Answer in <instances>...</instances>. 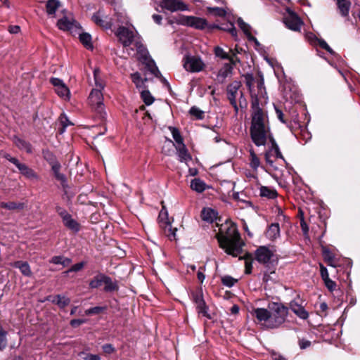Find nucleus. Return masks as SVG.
<instances>
[{
	"label": "nucleus",
	"mask_w": 360,
	"mask_h": 360,
	"mask_svg": "<svg viewBox=\"0 0 360 360\" xmlns=\"http://www.w3.org/2000/svg\"><path fill=\"white\" fill-rule=\"evenodd\" d=\"M252 122L250 129L252 141L257 146H265L269 141L265 158H283L280 148L272 136L266 115L259 107L257 98L252 102Z\"/></svg>",
	"instance_id": "obj_1"
},
{
	"label": "nucleus",
	"mask_w": 360,
	"mask_h": 360,
	"mask_svg": "<svg viewBox=\"0 0 360 360\" xmlns=\"http://www.w3.org/2000/svg\"><path fill=\"white\" fill-rule=\"evenodd\" d=\"M289 308L281 302H271L267 309H254L252 314L257 321L266 328L274 329L281 327L286 321Z\"/></svg>",
	"instance_id": "obj_2"
},
{
	"label": "nucleus",
	"mask_w": 360,
	"mask_h": 360,
	"mask_svg": "<svg viewBox=\"0 0 360 360\" xmlns=\"http://www.w3.org/2000/svg\"><path fill=\"white\" fill-rule=\"evenodd\" d=\"M217 238L220 247L227 254L237 257L240 253V235L234 223L226 221L221 224L217 234Z\"/></svg>",
	"instance_id": "obj_3"
},
{
	"label": "nucleus",
	"mask_w": 360,
	"mask_h": 360,
	"mask_svg": "<svg viewBox=\"0 0 360 360\" xmlns=\"http://www.w3.org/2000/svg\"><path fill=\"white\" fill-rule=\"evenodd\" d=\"M95 86L91 90L89 96V103L101 117L104 118L106 113L103 104V95L102 90L104 89L105 84L99 77V71H94Z\"/></svg>",
	"instance_id": "obj_4"
},
{
	"label": "nucleus",
	"mask_w": 360,
	"mask_h": 360,
	"mask_svg": "<svg viewBox=\"0 0 360 360\" xmlns=\"http://www.w3.org/2000/svg\"><path fill=\"white\" fill-rule=\"evenodd\" d=\"M241 87V83L238 81H233L227 86V96L228 98L234 108L236 112H238V108L236 103V97L240 94V97L239 99L240 105L243 107L244 104L245 105V99L243 98V92L240 91Z\"/></svg>",
	"instance_id": "obj_5"
},
{
	"label": "nucleus",
	"mask_w": 360,
	"mask_h": 360,
	"mask_svg": "<svg viewBox=\"0 0 360 360\" xmlns=\"http://www.w3.org/2000/svg\"><path fill=\"white\" fill-rule=\"evenodd\" d=\"M178 25L191 27L198 30L204 29L207 25L205 19L195 16L179 15L174 18Z\"/></svg>",
	"instance_id": "obj_6"
},
{
	"label": "nucleus",
	"mask_w": 360,
	"mask_h": 360,
	"mask_svg": "<svg viewBox=\"0 0 360 360\" xmlns=\"http://www.w3.org/2000/svg\"><path fill=\"white\" fill-rule=\"evenodd\" d=\"M56 212L62 218L64 226L74 233H77L80 229L79 224L63 207H56Z\"/></svg>",
	"instance_id": "obj_7"
},
{
	"label": "nucleus",
	"mask_w": 360,
	"mask_h": 360,
	"mask_svg": "<svg viewBox=\"0 0 360 360\" xmlns=\"http://www.w3.org/2000/svg\"><path fill=\"white\" fill-rule=\"evenodd\" d=\"M184 67L187 71L198 72L203 70L205 64L198 56H187L184 58Z\"/></svg>",
	"instance_id": "obj_8"
},
{
	"label": "nucleus",
	"mask_w": 360,
	"mask_h": 360,
	"mask_svg": "<svg viewBox=\"0 0 360 360\" xmlns=\"http://www.w3.org/2000/svg\"><path fill=\"white\" fill-rule=\"evenodd\" d=\"M160 6L162 9L172 13L189 10L188 6L182 0H161Z\"/></svg>",
	"instance_id": "obj_9"
},
{
	"label": "nucleus",
	"mask_w": 360,
	"mask_h": 360,
	"mask_svg": "<svg viewBox=\"0 0 360 360\" xmlns=\"http://www.w3.org/2000/svg\"><path fill=\"white\" fill-rule=\"evenodd\" d=\"M304 301L299 296L290 301L289 306L292 311L300 319L306 320L309 317L308 311L304 309Z\"/></svg>",
	"instance_id": "obj_10"
},
{
	"label": "nucleus",
	"mask_w": 360,
	"mask_h": 360,
	"mask_svg": "<svg viewBox=\"0 0 360 360\" xmlns=\"http://www.w3.org/2000/svg\"><path fill=\"white\" fill-rule=\"evenodd\" d=\"M50 82L54 86L56 93L65 100L70 98V91L63 80L58 78L52 77Z\"/></svg>",
	"instance_id": "obj_11"
},
{
	"label": "nucleus",
	"mask_w": 360,
	"mask_h": 360,
	"mask_svg": "<svg viewBox=\"0 0 360 360\" xmlns=\"http://www.w3.org/2000/svg\"><path fill=\"white\" fill-rule=\"evenodd\" d=\"M169 129L171 131L173 139L176 143V148L179 153L180 158H185L188 155L187 149L183 143V138L179 129L174 127H169Z\"/></svg>",
	"instance_id": "obj_12"
},
{
	"label": "nucleus",
	"mask_w": 360,
	"mask_h": 360,
	"mask_svg": "<svg viewBox=\"0 0 360 360\" xmlns=\"http://www.w3.org/2000/svg\"><path fill=\"white\" fill-rule=\"evenodd\" d=\"M116 34L124 46H128L131 44L134 37V34L132 30L125 27H120Z\"/></svg>",
	"instance_id": "obj_13"
},
{
	"label": "nucleus",
	"mask_w": 360,
	"mask_h": 360,
	"mask_svg": "<svg viewBox=\"0 0 360 360\" xmlns=\"http://www.w3.org/2000/svg\"><path fill=\"white\" fill-rule=\"evenodd\" d=\"M284 22L288 28L293 31H300L302 25L301 19L292 12L285 18Z\"/></svg>",
	"instance_id": "obj_14"
},
{
	"label": "nucleus",
	"mask_w": 360,
	"mask_h": 360,
	"mask_svg": "<svg viewBox=\"0 0 360 360\" xmlns=\"http://www.w3.org/2000/svg\"><path fill=\"white\" fill-rule=\"evenodd\" d=\"M58 28L63 31H70L77 27L76 21L72 16H64L58 20L57 22Z\"/></svg>",
	"instance_id": "obj_15"
},
{
	"label": "nucleus",
	"mask_w": 360,
	"mask_h": 360,
	"mask_svg": "<svg viewBox=\"0 0 360 360\" xmlns=\"http://www.w3.org/2000/svg\"><path fill=\"white\" fill-rule=\"evenodd\" d=\"M272 256V252L265 246L259 247L255 252L256 259L262 264L269 263Z\"/></svg>",
	"instance_id": "obj_16"
},
{
	"label": "nucleus",
	"mask_w": 360,
	"mask_h": 360,
	"mask_svg": "<svg viewBox=\"0 0 360 360\" xmlns=\"http://www.w3.org/2000/svg\"><path fill=\"white\" fill-rule=\"evenodd\" d=\"M142 63L146 65V69L155 77H160L161 74L159 71L158 67L155 65V61L147 54H144L142 56L140 59Z\"/></svg>",
	"instance_id": "obj_17"
},
{
	"label": "nucleus",
	"mask_w": 360,
	"mask_h": 360,
	"mask_svg": "<svg viewBox=\"0 0 360 360\" xmlns=\"http://www.w3.org/2000/svg\"><path fill=\"white\" fill-rule=\"evenodd\" d=\"M20 171V172L29 179H37L36 173L25 165L19 162L18 159H9Z\"/></svg>",
	"instance_id": "obj_18"
},
{
	"label": "nucleus",
	"mask_w": 360,
	"mask_h": 360,
	"mask_svg": "<svg viewBox=\"0 0 360 360\" xmlns=\"http://www.w3.org/2000/svg\"><path fill=\"white\" fill-rule=\"evenodd\" d=\"M92 19L96 25L105 29H109L112 26L110 19H109L108 16L103 15L101 11L95 13L92 16Z\"/></svg>",
	"instance_id": "obj_19"
},
{
	"label": "nucleus",
	"mask_w": 360,
	"mask_h": 360,
	"mask_svg": "<svg viewBox=\"0 0 360 360\" xmlns=\"http://www.w3.org/2000/svg\"><path fill=\"white\" fill-rule=\"evenodd\" d=\"M50 165H51L52 170L56 179L60 182V184L63 188L67 187L66 178L64 174L60 173V165L56 161L50 162Z\"/></svg>",
	"instance_id": "obj_20"
},
{
	"label": "nucleus",
	"mask_w": 360,
	"mask_h": 360,
	"mask_svg": "<svg viewBox=\"0 0 360 360\" xmlns=\"http://www.w3.org/2000/svg\"><path fill=\"white\" fill-rule=\"evenodd\" d=\"M233 66L230 63H225L224 66L219 70L217 75V79L219 82L223 83L226 78L231 75Z\"/></svg>",
	"instance_id": "obj_21"
},
{
	"label": "nucleus",
	"mask_w": 360,
	"mask_h": 360,
	"mask_svg": "<svg viewBox=\"0 0 360 360\" xmlns=\"http://www.w3.org/2000/svg\"><path fill=\"white\" fill-rule=\"evenodd\" d=\"M195 302L196 303V309H197L198 313L199 314H201L203 316L210 318V316L207 314V307L205 302L203 300L202 297L201 296L197 295L195 297Z\"/></svg>",
	"instance_id": "obj_22"
},
{
	"label": "nucleus",
	"mask_w": 360,
	"mask_h": 360,
	"mask_svg": "<svg viewBox=\"0 0 360 360\" xmlns=\"http://www.w3.org/2000/svg\"><path fill=\"white\" fill-rule=\"evenodd\" d=\"M12 265L13 267L19 269L20 272L24 276L28 277L32 276V271L30 266L27 262L17 261L15 262Z\"/></svg>",
	"instance_id": "obj_23"
},
{
	"label": "nucleus",
	"mask_w": 360,
	"mask_h": 360,
	"mask_svg": "<svg viewBox=\"0 0 360 360\" xmlns=\"http://www.w3.org/2000/svg\"><path fill=\"white\" fill-rule=\"evenodd\" d=\"M61 4L58 0H49L46 4V11L49 15L54 16L56 11L60 7Z\"/></svg>",
	"instance_id": "obj_24"
},
{
	"label": "nucleus",
	"mask_w": 360,
	"mask_h": 360,
	"mask_svg": "<svg viewBox=\"0 0 360 360\" xmlns=\"http://www.w3.org/2000/svg\"><path fill=\"white\" fill-rule=\"evenodd\" d=\"M207 187L205 181L199 178H195L191 181V188L197 193H202L207 189Z\"/></svg>",
	"instance_id": "obj_25"
},
{
	"label": "nucleus",
	"mask_w": 360,
	"mask_h": 360,
	"mask_svg": "<svg viewBox=\"0 0 360 360\" xmlns=\"http://www.w3.org/2000/svg\"><path fill=\"white\" fill-rule=\"evenodd\" d=\"M266 235L270 240L277 238L280 235L279 224L278 223L271 224L266 231Z\"/></svg>",
	"instance_id": "obj_26"
},
{
	"label": "nucleus",
	"mask_w": 360,
	"mask_h": 360,
	"mask_svg": "<svg viewBox=\"0 0 360 360\" xmlns=\"http://www.w3.org/2000/svg\"><path fill=\"white\" fill-rule=\"evenodd\" d=\"M201 217L202 220L212 222L217 217V212L211 208H204L202 210Z\"/></svg>",
	"instance_id": "obj_27"
},
{
	"label": "nucleus",
	"mask_w": 360,
	"mask_h": 360,
	"mask_svg": "<svg viewBox=\"0 0 360 360\" xmlns=\"http://www.w3.org/2000/svg\"><path fill=\"white\" fill-rule=\"evenodd\" d=\"M260 195L262 197H265L268 199H274L277 197L278 193L277 191L272 188L268 186H261L260 187Z\"/></svg>",
	"instance_id": "obj_28"
},
{
	"label": "nucleus",
	"mask_w": 360,
	"mask_h": 360,
	"mask_svg": "<svg viewBox=\"0 0 360 360\" xmlns=\"http://www.w3.org/2000/svg\"><path fill=\"white\" fill-rule=\"evenodd\" d=\"M337 5L342 16H347L349 14L351 3L349 0H336Z\"/></svg>",
	"instance_id": "obj_29"
},
{
	"label": "nucleus",
	"mask_w": 360,
	"mask_h": 360,
	"mask_svg": "<svg viewBox=\"0 0 360 360\" xmlns=\"http://www.w3.org/2000/svg\"><path fill=\"white\" fill-rule=\"evenodd\" d=\"M105 278V275L103 274H96L90 281H89V287L91 288H98L102 285H103V282Z\"/></svg>",
	"instance_id": "obj_30"
},
{
	"label": "nucleus",
	"mask_w": 360,
	"mask_h": 360,
	"mask_svg": "<svg viewBox=\"0 0 360 360\" xmlns=\"http://www.w3.org/2000/svg\"><path fill=\"white\" fill-rule=\"evenodd\" d=\"M25 207V204L22 202H2L0 203V207L6 209L8 210H22Z\"/></svg>",
	"instance_id": "obj_31"
},
{
	"label": "nucleus",
	"mask_w": 360,
	"mask_h": 360,
	"mask_svg": "<svg viewBox=\"0 0 360 360\" xmlns=\"http://www.w3.org/2000/svg\"><path fill=\"white\" fill-rule=\"evenodd\" d=\"M323 256L324 259L328 262V264L332 266H336V261L333 252L328 249L323 248Z\"/></svg>",
	"instance_id": "obj_32"
},
{
	"label": "nucleus",
	"mask_w": 360,
	"mask_h": 360,
	"mask_svg": "<svg viewBox=\"0 0 360 360\" xmlns=\"http://www.w3.org/2000/svg\"><path fill=\"white\" fill-rule=\"evenodd\" d=\"M79 40L86 49H93V45L91 44V36L89 33L84 32L80 34Z\"/></svg>",
	"instance_id": "obj_33"
},
{
	"label": "nucleus",
	"mask_w": 360,
	"mask_h": 360,
	"mask_svg": "<svg viewBox=\"0 0 360 360\" xmlns=\"http://www.w3.org/2000/svg\"><path fill=\"white\" fill-rule=\"evenodd\" d=\"M52 302L57 304L60 308H63L70 304V300L68 297L58 295L54 297Z\"/></svg>",
	"instance_id": "obj_34"
},
{
	"label": "nucleus",
	"mask_w": 360,
	"mask_h": 360,
	"mask_svg": "<svg viewBox=\"0 0 360 360\" xmlns=\"http://www.w3.org/2000/svg\"><path fill=\"white\" fill-rule=\"evenodd\" d=\"M51 262L55 264H61L63 266H67L72 262V260L63 256H55L52 257Z\"/></svg>",
	"instance_id": "obj_35"
},
{
	"label": "nucleus",
	"mask_w": 360,
	"mask_h": 360,
	"mask_svg": "<svg viewBox=\"0 0 360 360\" xmlns=\"http://www.w3.org/2000/svg\"><path fill=\"white\" fill-rule=\"evenodd\" d=\"M103 284L105 285L104 290L106 292H112L114 290H117V285L115 283H114L112 279L105 276V281L103 282Z\"/></svg>",
	"instance_id": "obj_36"
},
{
	"label": "nucleus",
	"mask_w": 360,
	"mask_h": 360,
	"mask_svg": "<svg viewBox=\"0 0 360 360\" xmlns=\"http://www.w3.org/2000/svg\"><path fill=\"white\" fill-rule=\"evenodd\" d=\"M237 23H238V25L240 27V28L243 31V32L248 37H250L251 36L250 26L248 24H247L245 22H244V20L241 18H239L237 20Z\"/></svg>",
	"instance_id": "obj_37"
},
{
	"label": "nucleus",
	"mask_w": 360,
	"mask_h": 360,
	"mask_svg": "<svg viewBox=\"0 0 360 360\" xmlns=\"http://www.w3.org/2000/svg\"><path fill=\"white\" fill-rule=\"evenodd\" d=\"M15 144L20 149L25 150L27 152H30L31 150L30 145L24 140L15 137L14 139Z\"/></svg>",
	"instance_id": "obj_38"
},
{
	"label": "nucleus",
	"mask_w": 360,
	"mask_h": 360,
	"mask_svg": "<svg viewBox=\"0 0 360 360\" xmlns=\"http://www.w3.org/2000/svg\"><path fill=\"white\" fill-rule=\"evenodd\" d=\"M60 123L62 125V127L58 129L60 134H63L65 131V128L69 125H72L73 124L68 120V118L64 115H61L60 117Z\"/></svg>",
	"instance_id": "obj_39"
},
{
	"label": "nucleus",
	"mask_w": 360,
	"mask_h": 360,
	"mask_svg": "<svg viewBox=\"0 0 360 360\" xmlns=\"http://www.w3.org/2000/svg\"><path fill=\"white\" fill-rule=\"evenodd\" d=\"M141 96L143 102L148 105L152 104L154 101V98L148 90L142 91L141 93Z\"/></svg>",
	"instance_id": "obj_40"
},
{
	"label": "nucleus",
	"mask_w": 360,
	"mask_h": 360,
	"mask_svg": "<svg viewBox=\"0 0 360 360\" xmlns=\"http://www.w3.org/2000/svg\"><path fill=\"white\" fill-rule=\"evenodd\" d=\"M189 113L197 120H202L204 117V112L195 106H193L190 109Z\"/></svg>",
	"instance_id": "obj_41"
},
{
	"label": "nucleus",
	"mask_w": 360,
	"mask_h": 360,
	"mask_svg": "<svg viewBox=\"0 0 360 360\" xmlns=\"http://www.w3.org/2000/svg\"><path fill=\"white\" fill-rule=\"evenodd\" d=\"M131 77L137 88H141L143 86L144 82L139 72L131 74Z\"/></svg>",
	"instance_id": "obj_42"
},
{
	"label": "nucleus",
	"mask_w": 360,
	"mask_h": 360,
	"mask_svg": "<svg viewBox=\"0 0 360 360\" xmlns=\"http://www.w3.org/2000/svg\"><path fill=\"white\" fill-rule=\"evenodd\" d=\"M7 332L3 329L0 330V351L4 350L7 346Z\"/></svg>",
	"instance_id": "obj_43"
},
{
	"label": "nucleus",
	"mask_w": 360,
	"mask_h": 360,
	"mask_svg": "<svg viewBox=\"0 0 360 360\" xmlns=\"http://www.w3.org/2000/svg\"><path fill=\"white\" fill-rule=\"evenodd\" d=\"M214 53L216 56L219 57L222 59H229L232 60V59L229 57V54L226 53L224 49L219 46H217L214 49Z\"/></svg>",
	"instance_id": "obj_44"
},
{
	"label": "nucleus",
	"mask_w": 360,
	"mask_h": 360,
	"mask_svg": "<svg viewBox=\"0 0 360 360\" xmlns=\"http://www.w3.org/2000/svg\"><path fill=\"white\" fill-rule=\"evenodd\" d=\"M221 282L223 285L231 288L237 282V280L230 276H224L221 278Z\"/></svg>",
	"instance_id": "obj_45"
},
{
	"label": "nucleus",
	"mask_w": 360,
	"mask_h": 360,
	"mask_svg": "<svg viewBox=\"0 0 360 360\" xmlns=\"http://www.w3.org/2000/svg\"><path fill=\"white\" fill-rule=\"evenodd\" d=\"M207 10L210 12L214 13V15L220 17H224L226 15V11L219 7H209L207 8Z\"/></svg>",
	"instance_id": "obj_46"
},
{
	"label": "nucleus",
	"mask_w": 360,
	"mask_h": 360,
	"mask_svg": "<svg viewBox=\"0 0 360 360\" xmlns=\"http://www.w3.org/2000/svg\"><path fill=\"white\" fill-rule=\"evenodd\" d=\"M105 307H94L90 309H88L85 311V314L87 316L92 315V314H99L102 311L105 310Z\"/></svg>",
	"instance_id": "obj_47"
},
{
	"label": "nucleus",
	"mask_w": 360,
	"mask_h": 360,
	"mask_svg": "<svg viewBox=\"0 0 360 360\" xmlns=\"http://www.w3.org/2000/svg\"><path fill=\"white\" fill-rule=\"evenodd\" d=\"M318 44L323 49L327 51L330 54H334L333 50L328 46L326 41L323 39H317Z\"/></svg>",
	"instance_id": "obj_48"
},
{
	"label": "nucleus",
	"mask_w": 360,
	"mask_h": 360,
	"mask_svg": "<svg viewBox=\"0 0 360 360\" xmlns=\"http://www.w3.org/2000/svg\"><path fill=\"white\" fill-rule=\"evenodd\" d=\"M84 262H83L77 263V264L72 265L70 269H68V271H66L65 272V274H68V273L72 272V271H79L84 267Z\"/></svg>",
	"instance_id": "obj_49"
},
{
	"label": "nucleus",
	"mask_w": 360,
	"mask_h": 360,
	"mask_svg": "<svg viewBox=\"0 0 360 360\" xmlns=\"http://www.w3.org/2000/svg\"><path fill=\"white\" fill-rule=\"evenodd\" d=\"M324 281V284L326 286V288L329 290V291L333 292L335 290L336 288V283L335 281H332L330 278L328 279H326Z\"/></svg>",
	"instance_id": "obj_50"
},
{
	"label": "nucleus",
	"mask_w": 360,
	"mask_h": 360,
	"mask_svg": "<svg viewBox=\"0 0 360 360\" xmlns=\"http://www.w3.org/2000/svg\"><path fill=\"white\" fill-rule=\"evenodd\" d=\"M320 273L323 281L329 278V275L327 269L321 264H320Z\"/></svg>",
	"instance_id": "obj_51"
},
{
	"label": "nucleus",
	"mask_w": 360,
	"mask_h": 360,
	"mask_svg": "<svg viewBox=\"0 0 360 360\" xmlns=\"http://www.w3.org/2000/svg\"><path fill=\"white\" fill-rule=\"evenodd\" d=\"M84 355L83 359L84 360H101V357L97 354H85L82 353Z\"/></svg>",
	"instance_id": "obj_52"
},
{
	"label": "nucleus",
	"mask_w": 360,
	"mask_h": 360,
	"mask_svg": "<svg viewBox=\"0 0 360 360\" xmlns=\"http://www.w3.org/2000/svg\"><path fill=\"white\" fill-rule=\"evenodd\" d=\"M86 323V320L85 319H72L70 321V325L75 328V327H77L83 323Z\"/></svg>",
	"instance_id": "obj_53"
},
{
	"label": "nucleus",
	"mask_w": 360,
	"mask_h": 360,
	"mask_svg": "<svg viewBox=\"0 0 360 360\" xmlns=\"http://www.w3.org/2000/svg\"><path fill=\"white\" fill-rule=\"evenodd\" d=\"M300 226H301V228H302L304 235L307 236L309 232V227L303 218L301 219Z\"/></svg>",
	"instance_id": "obj_54"
},
{
	"label": "nucleus",
	"mask_w": 360,
	"mask_h": 360,
	"mask_svg": "<svg viewBox=\"0 0 360 360\" xmlns=\"http://www.w3.org/2000/svg\"><path fill=\"white\" fill-rule=\"evenodd\" d=\"M310 345H311V342L307 340H305V339H302V340H300V341H299V345L301 349H306L308 347H309Z\"/></svg>",
	"instance_id": "obj_55"
},
{
	"label": "nucleus",
	"mask_w": 360,
	"mask_h": 360,
	"mask_svg": "<svg viewBox=\"0 0 360 360\" xmlns=\"http://www.w3.org/2000/svg\"><path fill=\"white\" fill-rule=\"evenodd\" d=\"M103 350L107 354H111L114 352V348L110 344H105L103 346Z\"/></svg>",
	"instance_id": "obj_56"
},
{
	"label": "nucleus",
	"mask_w": 360,
	"mask_h": 360,
	"mask_svg": "<svg viewBox=\"0 0 360 360\" xmlns=\"http://www.w3.org/2000/svg\"><path fill=\"white\" fill-rule=\"evenodd\" d=\"M276 115H277V117L278 118V120L282 122L283 123H285V120H284L283 118V112L279 110V109H276Z\"/></svg>",
	"instance_id": "obj_57"
},
{
	"label": "nucleus",
	"mask_w": 360,
	"mask_h": 360,
	"mask_svg": "<svg viewBox=\"0 0 360 360\" xmlns=\"http://www.w3.org/2000/svg\"><path fill=\"white\" fill-rule=\"evenodd\" d=\"M154 22L155 23H157L158 25H160L161 24V22H162V18L160 15H158V14H153V16H152Z\"/></svg>",
	"instance_id": "obj_58"
},
{
	"label": "nucleus",
	"mask_w": 360,
	"mask_h": 360,
	"mask_svg": "<svg viewBox=\"0 0 360 360\" xmlns=\"http://www.w3.org/2000/svg\"><path fill=\"white\" fill-rule=\"evenodd\" d=\"M250 165L253 169H257L259 165V159H251Z\"/></svg>",
	"instance_id": "obj_59"
},
{
	"label": "nucleus",
	"mask_w": 360,
	"mask_h": 360,
	"mask_svg": "<svg viewBox=\"0 0 360 360\" xmlns=\"http://www.w3.org/2000/svg\"><path fill=\"white\" fill-rule=\"evenodd\" d=\"M8 30L11 33L16 34L19 32L20 27L18 25L10 26Z\"/></svg>",
	"instance_id": "obj_60"
},
{
	"label": "nucleus",
	"mask_w": 360,
	"mask_h": 360,
	"mask_svg": "<svg viewBox=\"0 0 360 360\" xmlns=\"http://www.w3.org/2000/svg\"><path fill=\"white\" fill-rule=\"evenodd\" d=\"M246 80H247L246 81V84L249 87V89H250L251 85H252V82L253 81L252 76L250 75H246Z\"/></svg>",
	"instance_id": "obj_61"
},
{
	"label": "nucleus",
	"mask_w": 360,
	"mask_h": 360,
	"mask_svg": "<svg viewBox=\"0 0 360 360\" xmlns=\"http://www.w3.org/2000/svg\"><path fill=\"white\" fill-rule=\"evenodd\" d=\"M252 271V264L248 261H245V273L250 274Z\"/></svg>",
	"instance_id": "obj_62"
},
{
	"label": "nucleus",
	"mask_w": 360,
	"mask_h": 360,
	"mask_svg": "<svg viewBox=\"0 0 360 360\" xmlns=\"http://www.w3.org/2000/svg\"><path fill=\"white\" fill-rule=\"evenodd\" d=\"M230 28L228 29V31L231 34L232 36L236 37L237 35V31L233 25L231 24Z\"/></svg>",
	"instance_id": "obj_63"
},
{
	"label": "nucleus",
	"mask_w": 360,
	"mask_h": 360,
	"mask_svg": "<svg viewBox=\"0 0 360 360\" xmlns=\"http://www.w3.org/2000/svg\"><path fill=\"white\" fill-rule=\"evenodd\" d=\"M328 309V305L326 302H321L319 305V310L321 312H326Z\"/></svg>",
	"instance_id": "obj_64"
}]
</instances>
